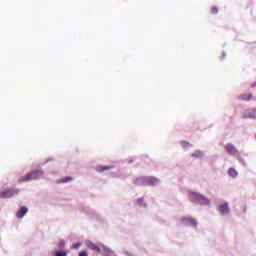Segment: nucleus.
<instances>
[{
    "label": "nucleus",
    "mask_w": 256,
    "mask_h": 256,
    "mask_svg": "<svg viewBox=\"0 0 256 256\" xmlns=\"http://www.w3.org/2000/svg\"><path fill=\"white\" fill-rule=\"evenodd\" d=\"M210 13L212 15H217L219 13V9L215 6H213L211 9H210Z\"/></svg>",
    "instance_id": "obj_19"
},
{
    "label": "nucleus",
    "mask_w": 256,
    "mask_h": 256,
    "mask_svg": "<svg viewBox=\"0 0 256 256\" xmlns=\"http://www.w3.org/2000/svg\"><path fill=\"white\" fill-rule=\"evenodd\" d=\"M79 256H89V254H87V251H81Z\"/></svg>",
    "instance_id": "obj_22"
},
{
    "label": "nucleus",
    "mask_w": 256,
    "mask_h": 256,
    "mask_svg": "<svg viewBox=\"0 0 256 256\" xmlns=\"http://www.w3.org/2000/svg\"><path fill=\"white\" fill-rule=\"evenodd\" d=\"M138 203H143V198H139Z\"/></svg>",
    "instance_id": "obj_23"
},
{
    "label": "nucleus",
    "mask_w": 256,
    "mask_h": 256,
    "mask_svg": "<svg viewBox=\"0 0 256 256\" xmlns=\"http://www.w3.org/2000/svg\"><path fill=\"white\" fill-rule=\"evenodd\" d=\"M180 145L183 147V149H189V147H193V145L187 141H181Z\"/></svg>",
    "instance_id": "obj_17"
},
{
    "label": "nucleus",
    "mask_w": 256,
    "mask_h": 256,
    "mask_svg": "<svg viewBox=\"0 0 256 256\" xmlns=\"http://www.w3.org/2000/svg\"><path fill=\"white\" fill-rule=\"evenodd\" d=\"M102 255H104V256H115V252H113L109 248H103Z\"/></svg>",
    "instance_id": "obj_15"
},
{
    "label": "nucleus",
    "mask_w": 256,
    "mask_h": 256,
    "mask_svg": "<svg viewBox=\"0 0 256 256\" xmlns=\"http://www.w3.org/2000/svg\"><path fill=\"white\" fill-rule=\"evenodd\" d=\"M191 157H193V159H203V152L201 150H197L191 154Z\"/></svg>",
    "instance_id": "obj_14"
},
{
    "label": "nucleus",
    "mask_w": 256,
    "mask_h": 256,
    "mask_svg": "<svg viewBox=\"0 0 256 256\" xmlns=\"http://www.w3.org/2000/svg\"><path fill=\"white\" fill-rule=\"evenodd\" d=\"M81 243H76L74 245H72V249H79V247H81Z\"/></svg>",
    "instance_id": "obj_21"
},
{
    "label": "nucleus",
    "mask_w": 256,
    "mask_h": 256,
    "mask_svg": "<svg viewBox=\"0 0 256 256\" xmlns=\"http://www.w3.org/2000/svg\"><path fill=\"white\" fill-rule=\"evenodd\" d=\"M56 256H67V252H63V251H56L55 252Z\"/></svg>",
    "instance_id": "obj_20"
},
{
    "label": "nucleus",
    "mask_w": 256,
    "mask_h": 256,
    "mask_svg": "<svg viewBox=\"0 0 256 256\" xmlns=\"http://www.w3.org/2000/svg\"><path fill=\"white\" fill-rule=\"evenodd\" d=\"M238 99H240L241 101H253V93L240 94Z\"/></svg>",
    "instance_id": "obj_8"
},
{
    "label": "nucleus",
    "mask_w": 256,
    "mask_h": 256,
    "mask_svg": "<svg viewBox=\"0 0 256 256\" xmlns=\"http://www.w3.org/2000/svg\"><path fill=\"white\" fill-rule=\"evenodd\" d=\"M182 223L186 225V227H197V220L191 217L182 218Z\"/></svg>",
    "instance_id": "obj_6"
},
{
    "label": "nucleus",
    "mask_w": 256,
    "mask_h": 256,
    "mask_svg": "<svg viewBox=\"0 0 256 256\" xmlns=\"http://www.w3.org/2000/svg\"><path fill=\"white\" fill-rule=\"evenodd\" d=\"M43 174L44 173L42 170H34L19 178L18 182L26 183L27 181H35L37 179H41V177H43Z\"/></svg>",
    "instance_id": "obj_1"
},
{
    "label": "nucleus",
    "mask_w": 256,
    "mask_h": 256,
    "mask_svg": "<svg viewBox=\"0 0 256 256\" xmlns=\"http://www.w3.org/2000/svg\"><path fill=\"white\" fill-rule=\"evenodd\" d=\"M15 195H19V189L7 188L1 192L0 197L2 199H9L15 197Z\"/></svg>",
    "instance_id": "obj_3"
},
{
    "label": "nucleus",
    "mask_w": 256,
    "mask_h": 256,
    "mask_svg": "<svg viewBox=\"0 0 256 256\" xmlns=\"http://www.w3.org/2000/svg\"><path fill=\"white\" fill-rule=\"evenodd\" d=\"M89 249L92 251H96L97 253H101V248L97 244H93V242H90L88 244Z\"/></svg>",
    "instance_id": "obj_12"
},
{
    "label": "nucleus",
    "mask_w": 256,
    "mask_h": 256,
    "mask_svg": "<svg viewBox=\"0 0 256 256\" xmlns=\"http://www.w3.org/2000/svg\"><path fill=\"white\" fill-rule=\"evenodd\" d=\"M224 148L227 151L228 155L235 156L239 153V151H237V147H235V145L231 143L226 144Z\"/></svg>",
    "instance_id": "obj_5"
},
{
    "label": "nucleus",
    "mask_w": 256,
    "mask_h": 256,
    "mask_svg": "<svg viewBox=\"0 0 256 256\" xmlns=\"http://www.w3.org/2000/svg\"><path fill=\"white\" fill-rule=\"evenodd\" d=\"M218 211L221 213V215H229L231 210L229 209V204L224 203L218 207Z\"/></svg>",
    "instance_id": "obj_7"
},
{
    "label": "nucleus",
    "mask_w": 256,
    "mask_h": 256,
    "mask_svg": "<svg viewBox=\"0 0 256 256\" xmlns=\"http://www.w3.org/2000/svg\"><path fill=\"white\" fill-rule=\"evenodd\" d=\"M243 119H256V107L244 110L242 114Z\"/></svg>",
    "instance_id": "obj_4"
},
{
    "label": "nucleus",
    "mask_w": 256,
    "mask_h": 256,
    "mask_svg": "<svg viewBox=\"0 0 256 256\" xmlns=\"http://www.w3.org/2000/svg\"><path fill=\"white\" fill-rule=\"evenodd\" d=\"M28 211L29 210L27 209V207H21L20 210H18V212L16 213L17 218L23 219L25 215H27Z\"/></svg>",
    "instance_id": "obj_9"
},
{
    "label": "nucleus",
    "mask_w": 256,
    "mask_h": 256,
    "mask_svg": "<svg viewBox=\"0 0 256 256\" xmlns=\"http://www.w3.org/2000/svg\"><path fill=\"white\" fill-rule=\"evenodd\" d=\"M159 184V179L155 177H146V185H157Z\"/></svg>",
    "instance_id": "obj_10"
},
{
    "label": "nucleus",
    "mask_w": 256,
    "mask_h": 256,
    "mask_svg": "<svg viewBox=\"0 0 256 256\" xmlns=\"http://www.w3.org/2000/svg\"><path fill=\"white\" fill-rule=\"evenodd\" d=\"M189 199L192 203H198L199 205H209L210 203L209 199L197 192H191L189 194Z\"/></svg>",
    "instance_id": "obj_2"
},
{
    "label": "nucleus",
    "mask_w": 256,
    "mask_h": 256,
    "mask_svg": "<svg viewBox=\"0 0 256 256\" xmlns=\"http://www.w3.org/2000/svg\"><path fill=\"white\" fill-rule=\"evenodd\" d=\"M97 171L101 172V171H109V169H113V166H98Z\"/></svg>",
    "instance_id": "obj_16"
},
{
    "label": "nucleus",
    "mask_w": 256,
    "mask_h": 256,
    "mask_svg": "<svg viewBox=\"0 0 256 256\" xmlns=\"http://www.w3.org/2000/svg\"><path fill=\"white\" fill-rule=\"evenodd\" d=\"M228 173H229L230 177H233V178L237 177V175H238L237 170H235L234 168H230L228 170Z\"/></svg>",
    "instance_id": "obj_18"
},
{
    "label": "nucleus",
    "mask_w": 256,
    "mask_h": 256,
    "mask_svg": "<svg viewBox=\"0 0 256 256\" xmlns=\"http://www.w3.org/2000/svg\"><path fill=\"white\" fill-rule=\"evenodd\" d=\"M135 185H147V177H139L134 180Z\"/></svg>",
    "instance_id": "obj_11"
},
{
    "label": "nucleus",
    "mask_w": 256,
    "mask_h": 256,
    "mask_svg": "<svg viewBox=\"0 0 256 256\" xmlns=\"http://www.w3.org/2000/svg\"><path fill=\"white\" fill-rule=\"evenodd\" d=\"M71 181H73V177L67 176V177L58 179V180L56 181V183H58V184H61V183H69V182H71Z\"/></svg>",
    "instance_id": "obj_13"
}]
</instances>
